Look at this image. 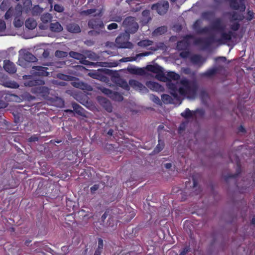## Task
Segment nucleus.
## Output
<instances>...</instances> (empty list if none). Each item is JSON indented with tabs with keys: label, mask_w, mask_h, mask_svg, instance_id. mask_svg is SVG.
Returning a JSON list of instances; mask_svg holds the SVG:
<instances>
[{
	"label": "nucleus",
	"mask_w": 255,
	"mask_h": 255,
	"mask_svg": "<svg viewBox=\"0 0 255 255\" xmlns=\"http://www.w3.org/2000/svg\"><path fill=\"white\" fill-rule=\"evenodd\" d=\"M146 69L156 74L155 78L157 80L166 82V86L175 98H177L178 96H185L190 99L195 97L197 86L194 81L184 78L177 82L176 81L180 78L178 74L173 72L166 74L163 68L157 64L147 65Z\"/></svg>",
	"instance_id": "1"
},
{
	"label": "nucleus",
	"mask_w": 255,
	"mask_h": 255,
	"mask_svg": "<svg viewBox=\"0 0 255 255\" xmlns=\"http://www.w3.org/2000/svg\"><path fill=\"white\" fill-rule=\"evenodd\" d=\"M225 14L231 16L230 23L229 25L224 23L223 19L221 18H216L212 24V28L220 34V38L211 39L198 38L196 40V44L205 43V45H209L213 41L225 43L230 41L232 37H235V32L237 31L240 27L239 21L243 19V16L237 12H227Z\"/></svg>",
	"instance_id": "2"
},
{
	"label": "nucleus",
	"mask_w": 255,
	"mask_h": 255,
	"mask_svg": "<svg viewBox=\"0 0 255 255\" xmlns=\"http://www.w3.org/2000/svg\"><path fill=\"white\" fill-rule=\"evenodd\" d=\"M22 7L21 4H17L14 8H9L4 15V18L8 20L14 17L13 25L15 27L19 28L23 24V18L22 16Z\"/></svg>",
	"instance_id": "3"
},
{
	"label": "nucleus",
	"mask_w": 255,
	"mask_h": 255,
	"mask_svg": "<svg viewBox=\"0 0 255 255\" xmlns=\"http://www.w3.org/2000/svg\"><path fill=\"white\" fill-rule=\"evenodd\" d=\"M123 26L125 28V32L129 33H135L138 28V24L134 17H127L123 22Z\"/></svg>",
	"instance_id": "4"
},
{
	"label": "nucleus",
	"mask_w": 255,
	"mask_h": 255,
	"mask_svg": "<svg viewBox=\"0 0 255 255\" xmlns=\"http://www.w3.org/2000/svg\"><path fill=\"white\" fill-rule=\"evenodd\" d=\"M130 35L128 33H124L119 35L116 39V42L119 48H132L133 45L128 41Z\"/></svg>",
	"instance_id": "5"
},
{
	"label": "nucleus",
	"mask_w": 255,
	"mask_h": 255,
	"mask_svg": "<svg viewBox=\"0 0 255 255\" xmlns=\"http://www.w3.org/2000/svg\"><path fill=\"white\" fill-rule=\"evenodd\" d=\"M23 78L25 79L24 85L25 86L35 87L41 86L44 84L43 80L38 79H34L32 76H24Z\"/></svg>",
	"instance_id": "6"
},
{
	"label": "nucleus",
	"mask_w": 255,
	"mask_h": 255,
	"mask_svg": "<svg viewBox=\"0 0 255 255\" xmlns=\"http://www.w3.org/2000/svg\"><path fill=\"white\" fill-rule=\"evenodd\" d=\"M169 8V3L167 1H160L156 4H153L151 6L152 10H156L160 15L165 14Z\"/></svg>",
	"instance_id": "7"
},
{
	"label": "nucleus",
	"mask_w": 255,
	"mask_h": 255,
	"mask_svg": "<svg viewBox=\"0 0 255 255\" xmlns=\"http://www.w3.org/2000/svg\"><path fill=\"white\" fill-rule=\"evenodd\" d=\"M204 112L202 109H197L196 111H191L187 108L184 112L181 114V115L186 119L196 118L198 115L202 116L204 115Z\"/></svg>",
	"instance_id": "8"
},
{
	"label": "nucleus",
	"mask_w": 255,
	"mask_h": 255,
	"mask_svg": "<svg viewBox=\"0 0 255 255\" xmlns=\"http://www.w3.org/2000/svg\"><path fill=\"white\" fill-rule=\"evenodd\" d=\"M19 55L21 58L28 62H34L37 58L26 49H21L19 51Z\"/></svg>",
	"instance_id": "9"
},
{
	"label": "nucleus",
	"mask_w": 255,
	"mask_h": 255,
	"mask_svg": "<svg viewBox=\"0 0 255 255\" xmlns=\"http://www.w3.org/2000/svg\"><path fill=\"white\" fill-rule=\"evenodd\" d=\"M88 26L95 29H102L104 27L103 21L100 18H92L88 22Z\"/></svg>",
	"instance_id": "10"
},
{
	"label": "nucleus",
	"mask_w": 255,
	"mask_h": 255,
	"mask_svg": "<svg viewBox=\"0 0 255 255\" xmlns=\"http://www.w3.org/2000/svg\"><path fill=\"white\" fill-rule=\"evenodd\" d=\"M129 85L136 90H138L142 93L148 92V89L138 81L131 79L129 81Z\"/></svg>",
	"instance_id": "11"
},
{
	"label": "nucleus",
	"mask_w": 255,
	"mask_h": 255,
	"mask_svg": "<svg viewBox=\"0 0 255 255\" xmlns=\"http://www.w3.org/2000/svg\"><path fill=\"white\" fill-rule=\"evenodd\" d=\"M47 68L42 66H33L31 71L32 74L38 76H47L49 73L47 71Z\"/></svg>",
	"instance_id": "12"
},
{
	"label": "nucleus",
	"mask_w": 255,
	"mask_h": 255,
	"mask_svg": "<svg viewBox=\"0 0 255 255\" xmlns=\"http://www.w3.org/2000/svg\"><path fill=\"white\" fill-rule=\"evenodd\" d=\"M191 61L195 65L201 66L205 62L206 59L199 54H194L190 57Z\"/></svg>",
	"instance_id": "13"
},
{
	"label": "nucleus",
	"mask_w": 255,
	"mask_h": 255,
	"mask_svg": "<svg viewBox=\"0 0 255 255\" xmlns=\"http://www.w3.org/2000/svg\"><path fill=\"white\" fill-rule=\"evenodd\" d=\"M230 6L236 10L240 9L244 10L246 8L243 0H230Z\"/></svg>",
	"instance_id": "14"
},
{
	"label": "nucleus",
	"mask_w": 255,
	"mask_h": 255,
	"mask_svg": "<svg viewBox=\"0 0 255 255\" xmlns=\"http://www.w3.org/2000/svg\"><path fill=\"white\" fill-rule=\"evenodd\" d=\"M89 65L93 67H115L118 65L116 62H89Z\"/></svg>",
	"instance_id": "15"
},
{
	"label": "nucleus",
	"mask_w": 255,
	"mask_h": 255,
	"mask_svg": "<svg viewBox=\"0 0 255 255\" xmlns=\"http://www.w3.org/2000/svg\"><path fill=\"white\" fill-rule=\"evenodd\" d=\"M101 90L105 94L107 95L110 97H113V98H115L117 101H120L123 100V97L122 96L117 93L113 94L112 91L108 89L102 88H101Z\"/></svg>",
	"instance_id": "16"
},
{
	"label": "nucleus",
	"mask_w": 255,
	"mask_h": 255,
	"mask_svg": "<svg viewBox=\"0 0 255 255\" xmlns=\"http://www.w3.org/2000/svg\"><path fill=\"white\" fill-rule=\"evenodd\" d=\"M3 68L6 71L9 73H14L16 72V69L13 63L5 60L3 61Z\"/></svg>",
	"instance_id": "17"
},
{
	"label": "nucleus",
	"mask_w": 255,
	"mask_h": 255,
	"mask_svg": "<svg viewBox=\"0 0 255 255\" xmlns=\"http://www.w3.org/2000/svg\"><path fill=\"white\" fill-rule=\"evenodd\" d=\"M128 71L132 74H135L142 76L145 73V71L142 68H137L134 66H129L127 68Z\"/></svg>",
	"instance_id": "18"
},
{
	"label": "nucleus",
	"mask_w": 255,
	"mask_h": 255,
	"mask_svg": "<svg viewBox=\"0 0 255 255\" xmlns=\"http://www.w3.org/2000/svg\"><path fill=\"white\" fill-rule=\"evenodd\" d=\"M105 71V69H100L96 71L89 73V75L93 78L99 79L101 81H105L106 80V77L103 76L102 73L104 72Z\"/></svg>",
	"instance_id": "19"
},
{
	"label": "nucleus",
	"mask_w": 255,
	"mask_h": 255,
	"mask_svg": "<svg viewBox=\"0 0 255 255\" xmlns=\"http://www.w3.org/2000/svg\"><path fill=\"white\" fill-rule=\"evenodd\" d=\"M146 86L150 89L155 91H163L164 88L158 83L152 81L146 83Z\"/></svg>",
	"instance_id": "20"
},
{
	"label": "nucleus",
	"mask_w": 255,
	"mask_h": 255,
	"mask_svg": "<svg viewBox=\"0 0 255 255\" xmlns=\"http://www.w3.org/2000/svg\"><path fill=\"white\" fill-rule=\"evenodd\" d=\"M71 84L74 87L82 90H86L88 91H91L92 90V88L90 85L79 81H73Z\"/></svg>",
	"instance_id": "21"
},
{
	"label": "nucleus",
	"mask_w": 255,
	"mask_h": 255,
	"mask_svg": "<svg viewBox=\"0 0 255 255\" xmlns=\"http://www.w3.org/2000/svg\"><path fill=\"white\" fill-rule=\"evenodd\" d=\"M49 89L46 87L38 86L33 89L32 92L40 94L42 96H45L49 93Z\"/></svg>",
	"instance_id": "22"
},
{
	"label": "nucleus",
	"mask_w": 255,
	"mask_h": 255,
	"mask_svg": "<svg viewBox=\"0 0 255 255\" xmlns=\"http://www.w3.org/2000/svg\"><path fill=\"white\" fill-rule=\"evenodd\" d=\"M222 68V66L221 65H219L218 67H213L206 71L203 74V75L207 77H211L218 73L219 71H220Z\"/></svg>",
	"instance_id": "23"
},
{
	"label": "nucleus",
	"mask_w": 255,
	"mask_h": 255,
	"mask_svg": "<svg viewBox=\"0 0 255 255\" xmlns=\"http://www.w3.org/2000/svg\"><path fill=\"white\" fill-rule=\"evenodd\" d=\"M190 37L191 36H187L182 41L178 42L177 43V49L180 50L186 49L189 45L187 38Z\"/></svg>",
	"instance_id": "24"
},
{
	"label": "nucleus",
	"mask_w": 255,
	"mask_h": 255,
	"mask_svg": "<svg viewBox=\"0 0 255 255\" xmlns=\"http://www.w3.org/2000/svg\"><path fill=\"white\" fill-rule=\"evenodd\" d=\"M25 25L29 29H33L36 27L37 22L34 18H29L25 21Z\"/></svg>",
	"instance_id": "25"
},
{
	"label": "nucleus",
	"mask_w": 255,
	"mask_h": 255,
	"mask_svg": "<svg viewBox=\"0 0 255 255\" xmlns=\"http://www.w3.org/2000/svg\"><path fill=\"white\" fill-rule=\"evenodd\" d=\"M50 29L52 31L59 32L63 30V27L59 22H55L51 23Z\"/></svg>",
	"instance_id": "26"
},
{
	"label": "nucleus",
	"mask_w": 255,
	"mask_h": 255,
	"mask_svg": "<svg viewBox=\"0 0 255 255\" xmlns=\"http://www.w3.org/2000/svg\"><path fill=\"white\" fill-rule=\"evenodd\" d=\"M147 55H148L147 53H140V54L136 55V56L135 57H126V58H122L120 60V61L122 62H128V61H135L137 60V58L139 57L144 56H147Z\"/></svg>",
	"instance_id": "27"
},
{
	"label": "nucleus",
	"mask_w": 255,
	"mask_h": 255,
	"mask_svg": "<svg viewBox=\"0 0 255 255\" xmlns=\"http://www.w3.org/2000/svg\"><path fill=\"white\" fill-rule=\"evenodd\" d=\"M67 29L71 32L78 33L80 32V28L79 26L75 23H71L68 25Z\"/></svg>",
	"instance_id": "28"
},
{
	"label": "nucleus",
	"mask_w": 255,
	"mask_h": 255,
	"mask_svg": "<svg viewBox=\"0 0 255 255\" xmlns=\"http://www.w3.org/2000/svg\"><path fill=\"white\" fill-rule=\"evenodd\" d=\"M142 18L141 20V22L142 24H145L148 23V22L150 20V17L149 16L150 12L148 10H144L142 13Z\"/></svg>",
	"instance_id": "29"
},
{
	"label": "nucleus",
	"mask_w": 255,
	"mask_h": 255,
	"mask_svg": "<svg viewBox=\"0 0 255 255\" xmlns=\"http://www.w3.org/2000/svg\"><path fill=\"white\" fill-rule=\"evenodd\" d=\"M9 8H13L10 6V2L9 0H3L0 5V8L2 11H7Z\"/></svg>",
	"instance_id": "30"
},
{
	"label": "nucleus",
	"mask_w": 255,
	"mask_h": 255,
	"mask_svg": "<svg viewBox=\"0 0 255 255\" xmlns=\"http://www.w3.org/2000/svg\"><path fill=\"white\" fill-rule=\"evenodd\" d=\"M52 17L50 13H44L41 16V20L42 21L43 23H47L51 21Z\"/></svg>",
	"instance_id": "31"
},
{
	"label": "nucleus",
	"mask_w": 255,
	"mask_h": 255,
	"mask_svg": "<svg viewBox=\"0 0 255 255\" xmlns=\"http://www.w3.org/2000/svg\"><path fill=\"white\" fill-rule=\"evenodd\" d=\"M167 27L166 26H161L156 29L153 32L154 35H161L167 31Z\"/></svg>",
	"instance_id": "32"
},
{
	"label": "nucleus",
	"mask_w": 255,
	"mask_h": 255,
	"mask_svg": "<svg viewBox=\"0 0 255 255\" xmlns=\"http://www.w3.org/2000/svg\"><path fill=\"white\" fill-rule=\"evenodd\" d=\"M3 85L5 87L11 88H17L19 87V85L14 81H8L5 82Z\"/></svg>",
	"instance_id": "33"
},
{
	"label": "nucleus",
	"mask_w": 255,
	"mask_h": 255,
	"mask_svg": "<svg viewBox=\"0 0 255 255\" xmlns=\"http://www.w3.org/2000/svg\"><path fill=\"white\" fill-rule=\"evenodd\" d=\"M202 24V21L201 19L197 20L193 25V29L198 33L199 32V30L201 29V25Z\"/></svg>",
	"instance_id": "34"
},
{
	"label": "nucleus",
	"mask_w": 255,
	"mask_h": 255,
	"mask_svg": "<svg viewBox=\"0 0 255 255\" xmlns=\"http://www.w3.org/2000/svg\"><path fill=\"white\" fill-rule=\"evenodd\" d=\"M69 55L70 57L78 60L82 59L83 57V55L82 54L74 51H71L69 53Z\"/></svg>",
	"instance_id": "35"
},
{
	"label": "nucleus",
	"mask_w": 255,
	"mask_h": 255,
	"mask_svg": "<svg viewBox=\"0 0 255 255\" xmlns=\"http://www.w3.org/2000/svg\"><path fill=\"white\" fill-rule=\"evenodd\" d=\"M152 41L149 40H143L138 42V45L141 47H146L151 45Z\"/></svg>",
	"instance_id": "36"
},
{
	"label": "nucleus",
	"mask_w": 255,
	"mask_h": 255,
	"mask_svg": "<svg viewBox=\"0 0 255 255\" xmlns=\"http://www.w3.org/2000/svg\"><path fill=\"white\" fill-rule=\"evenodd\" d=\"M213 16L214 13L212 11H206L202 14V17L208 20H209Z\"/></svg>",
	"instance_id": "37"
},
{
	"label": "nucleus",
	"mask_w": 255,
	"mask_h": 255,
	"mask_svg": "<svg viewBox=\"0 0 255 255\" xmlns=\"http://www.w3.org/2000/svg\"><path fill=\"white\" fill-rule=\"evenodd\" d=\"M43 11V8L39 7V5H35L32 8V14L33 15H38L41 13Z\"/></svg>",
	"instance_id": "38"
},
{
	"label": "nucleus",
	"mask_w": 255,
	"mask_h": 255,
	"mask_svg": "<svg viewBox=\"0 0 255 255\" xmlns=\"http://www.w3.org/2000/svg\"><path fill=\"white\" fill-rule=\"evenodd\" d=\"M54 103L55 105L58 107H62L64 105L63 99L59 97L56 98Z\"/></svg>",
	"instance_id": "39"
},
{
	"label": "nucleus",
	"mask_w": 255,
	"mask_h": 255,
	"mask_svg": "<svg viewBox=\"0 0 255 255\" xmlns=\"http://www.w3.org/2000/svg\"><path fill=\"white\" fill-rule=\"evenodd\" d=\"M72 107L74 109V111H75L76 113L81 114L82 113L83 109L81 107H80L79 105L76 103L72 104Z\"/></svg>",
	"instance_id": "40"
},
{
	"label": "nucleus",
	"mask_w": 255,
	"mask_h": 255,
	"mask_svg": "<svg viewBox=\"0 0 255 255\" xmlns=\"http://www.w3.org/2000/svg\"><path fill=\"white\" fill-rule=\"evenodd\" d=\"M161 98L162 101L165 104L170 103L172 101L171 97L168 95H163Z\"/></svg>",
	"instance_id": "41"
},
{
	"label": "nucleus",
	"mask_w": 255,
	"mask_h": 255,
	"mask_svg": "<svg viewBox=\"0 0 255 255\" xmlns=\"http://www.w3.org/2000/svg\"><path fill=\"white\" fill-rule=\"evenodd\" d=\"M6 28V25L5 22L0 19V36L2 35V32L4 31Z\"/></svg>",
	"instance_id": "42"
},
{
	"label": "nucleus",
	"mask_w": 255,
	"mask_h": 255,
	"mask_svg": "<svg viewBox=\"0 0 255 255\" xmlns=\"http://www.w3.org/2000/svg\"><path fill=\"white\" fill-rule=\"evenodd\" d=\"M150 99L151 100H152L153 102H154L157 105H160L161 103L160 99L158 97L155 96V95H150Z\"/></svg>",
	"instance_id": "43"
},
{
	"label": "nucleus",
	"mask_w": 255,
	"mask_h": 255,
	"mask_svg": "<svg viewBox=\"0 0 255 255\" xmlns=\"http://www.w3.org/2000/svg\"><path fill=\"white\" fill-rule=\"evenodd\" d=\"M158 142L159 143L155 149V150L157 152L160 151L164 147L163 142L161 141L160 139H159Z\"/></svg>",
	"instance_id": "44"
},
{
	"label": "nucleus",
	"mask_w": 255,
	"mask_h": 255,
	"mask_svg": "<svg viewBox=\"0 0 255 255\" xmlns=\"http://www.w3.org/2000/svg\"><path fill=\"white\" fill-rule=\"evenodd\" d=\"M96 11V9H90L86 10H83L81 12V14L83 15H90L94 13Z\"/></svg>",
	"instance_id": "45"
},
{
	"label": "nucleus",
	"mask_w": 255,
	"mask_h": 255,
	"mask_svg": "<svg viewBox=\"0 0 255 255\" xmlns=\"http://www.w3.org/2000/svg\"><path fill=\"white\" fill-rule=\"evenodd\" d=\"M106 111H107L109 112H111L112 111V107L111 106V104L109 101L106 103V104H104L103 106H102Z\"/></svg>",
	"instance_id": "46"
},
{
	"label": "nucleus",
	"mask_w": 255,
	"mask_h": 255,
	"mask_svg": "<svg viewBox=\"0 0 255 255\" xmlns=\"http://www.w3.org/2000/svg\"><path fill=\"white\" fill-rule=\"evenodd\" d=\"M213 23V22L212 23ZM210 28L214 30L212 28V25H211V26H210ZM209 30H210V27H208V26H206V27H204L203 28H201L200 30H199V32H198V33H207L209 31Z\"/></svg>",
	"instance_id": "47"
},
{
	"label": "nucleus",
	"mask_w": 255,
	"mask_h": 255,
	"mask_svg": "<svg viewBox=\"0 0 255 255\" xmlns=\"http://www.w3.org/2000/svg\"><path fill=\"white\" fill-rule=\"evenodd\" d=\"M98 101H99V103L102 106H103L104 104H106V103L109 101V100H107L106 98H105L103 97H99L98 98Z\"/></svg>",
	"instance_id": "48"
},
{
	"label": "nucleus",
	"mask_w": 255,
	"mask_h": 255,
	"mask_svg": "<svg viewBox=\"0 0 255 255\" xmlns=\"http://www.w3.org/2000/svg\"><path fill=\"white\" fill-rule=\"evenodd\" d=\"M54 9L55 11L61 12L64 10V8L62 6L59 4H55L54 7Z\"/></svg>",
	"instance_id": "49"
},
{
	"label": "nucleus",
	"mask_w": 255,
	"mask_h": 255,
	"mask_svg": "<svg viewBox=\"0 0 255 255\" xmlns=\"http://www.w3.org/2000/svg\"><path fill=\"white\" fill-rule=\"evenodd\" d=\"M55 55L57 57H62L66 56L67 55V53L66 52L61 51H56L55 52Z\"/></svg>",
	"instance_id": "50"
},
{
	"label": "nucleus",
	"mask_w": 255,
	"mask_h": 255,
	"mask_svg": "<svg viewBox=\"0 0 255 255\" xmlns=\"http://www.w3.org/2000/svg\"><path fill=\"white\" fill-rule=\"evenodd\" d=\"M215 60L216 62L218 63H225V62L226 61V58L225 57H219L216 58Z\"/></svg>",
	"instance_id": "51"
},
{
	"label": "nucleus",
	"mask_w": 255,
	"mask_h": 255,
	"mask_svg": "<svg viewBox=\"0 0 255 255\" xmlns=\"http://www.w3.org/2000/svg\"><path fill=\"white\" fill-rule=\"evenodd\" d=\"M118 24L116 23H112L108 25V29L109 30H113L118 28Z\"/></svg>",
	"instance_id": "52"
},
{
	"label": "nucleus",
	"mask_w": 255,
	"mask_h": 255,
	"mask_svg": "<svg viewBox=\"0 0 255 255\" xmlns=\"http://www.w3.org/2000/svg\"><path fill=\"white\" fill-rule=\"evenodd\" d=\"M121 87L127 90H129V87L127 83V82L125 81H122Z\"/></svg>",
	"instance_id": "53"
},
{
	"label": "nucleus",
	"mask_w": 255,
	"mask_h": 255,
	"mask_svg": "<svg viewBox=\"0 0 255 255\" xmlns=\"http://www.w3.org/2000/svg\"><path fill=\"white\" fill-rule=\"evenodd\" d=\"M254 13L251 11V10H249L248 12V16H247V19L248 20H251L252 19H253L254 18Z\"/></svg>",
	"instance_id": "54"
},
{
	"label": "nucleus",
	"mask_w": 255,
	"mask_h": 255,
	"mask_svg": "<svg viewBox=\"0 0 255 255\" xmlns=\"http://www.w3.org/2000/svg\"><path fill=\"white\" fill-rule=\"evenodd\" d=\"M103 241L102 239H99L98 240V246L97 249L99 250H103Z\"/></svg>",
	"instance_id": "55"
},
{
	"label": "nucleus",
	"mask_w": 255,
	"mask_h": 255,
	"mask_svg": "<svg viewBox=\"0 0 255 255\" xmlns=\"http://www.w3.org/2000/svg\"><path fill=\"white\" fill-rule=\"evenodd\" d=\"M99 188L98 185L95 184L92 186L90 188L91 192L92 194L95 193V191H97Z\"/></svg>",
	"instance_id": "56"
},
{
	"label": "nucleus",
	"mask_w": 255,
	"mask_h": 255,
	"mask_svg": "<svg viewBox=\"0 0 255 255\" xmlns=\"http://www.w3.org/2000/svg\"><path fill=\"white\" fill-rule=\"evenodd\" d=\"M38 140V137L36 135H33L29 138L28 141L30 142H34Z\"/></svg>",
	"instance_id": "57"
},
{
	"label": "nucleus",
	"mask_w": 255,
	"mask_h": 255,
	"mask_svg": "<svg viewBox=\"0 0 255 255\" xmlns=\"http://www.w3.org/2000/svg\"><path fill=\"white\" fill-rule=\"evenodd\" d=\"M180 55L182 58H186L189 55V52L187 51H182L180 53Z\"/></svg>",
	"instance_id": "58"
},
{
	"label": "nucleus",
	"mask_w": 255,
	"mask_h": 255,
	"mask_svg": "<svg viewBox=\"0 0 255 255\" xmlns=\"http://www.w3.org/2000/svg\"><path fill=\"white\" fill-rule=\"evenodd\" d=\"M89 57L93 60H97L99 58V56L94 53L90 54Z\"/></svg>",
	"instance_id": "59"
},
{
	"label": "nucleus",
	"mask_w": 255,
	"mask_h": 255,
	"mask_svg": "<svg viewBox=\"0 0 255 255\" xmlns=\"http://www.w3.org/2000/svg\"><path fill=\"white\" fill-rule=\"evenodd\" d=\"M189 247L185 248L182 251H181L180 253V255H185L189 251Z\"/></svg>",
	"instance_id": "60"
},
{
	"label": "nucleus",
	"mask_w": 255,
	"mask_h": 255,
	"mask_svg": "<svg viewBox=\"0 0 255 255\" xmlns=\"http://www.w3.org/2000/svg\"><path fill=\"white\" fill-rule=\"evenodd\" d=\"M111 20L116 22H120L122 20V17L121 16L113 17Z\"/></svg>",
	"instance_id": "61"
},
{
	"label": "nucleus",
	"mask_w": 255,
	"mask_h": 255,
	"mask_svg": "<svg viewBox=\"0 0 255 255\" xmlns=\"http://www.w3.org/2000/svg\"><path fill=\"white\" fill-rule=\"evenodd\" d=\"M6 107V103L2 100H0V109L4 108Z\"/></svg>",
	"instance_id": "62"
},
{
	"label": "nucleus",
	"mask_w": 255,
	"mask_h": 255,
	"mask_svg": "<svg viewBox=\"0 0 255 255\" xmlns=\"http://www.w3.org/2000/svg\"><path fill=\"white\" fill-rule=\"evenodd\" d=\"M102 252V250L97 249L94 255H101Z\"/></svg>",
	"instance_id": "63"
},
{
	"label": "nucleus",
	"mask_w": 255,
	"mask_h": 255,
	"mask_svg": "<svg viewBox=\"0 0 255 255\" xmlns=\"http://www.w3.org/2000/svg\"><path fill=\"white\" fill-rule=\"evenodd\" d=\"M49 55V52L47 51H44L43 53V56L44 57V58H46L47 57H48Z\"/></svg>",
	"instance_id": "64"
}]
</instances>
